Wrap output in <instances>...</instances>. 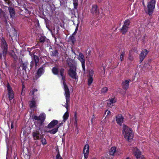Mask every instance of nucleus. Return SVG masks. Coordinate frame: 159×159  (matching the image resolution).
I'll return each instance as SVG.
<instances>
[{"mask_svg":"<svg viewBox=\"0 0 159 159\" xmlns=\"http://www.w3.org/2000/svg\"><path fill=\"white\" fill-rule=\"evenodd\" d=\"M133 152L134 155L137 158H139L140 159L141 157V152L139 150L136 148H134L133 149Z\"/></svg>","mask_w":159,"mask_h":159,"instance_id":"obj_14","label":"nucleus"},{"mask_svg":"<svg viewBox=\"0 0 159 159\" xmlns=\"http://www.w3.org/2000/svg\"><path fill=\"white\" fill-rule=\"evenodd\" d=\"M156 4L155 0H151L147 4L148 13L149 16L151 15L154 11Z\"/></svg>","mask_w":159,"mask_h":159,"instance_id":"obj_5","label":"nucleus"},{"mask_svg":"<svg viewBox=\"0 0 159 159\" xmlns=\"http://www.w3.org/2000/svg\"><path fill=\"white\" fill-rule=\"evenodd\" d=\"M125 51H123L121 53L120 58V59L121 61H122L123 59L124 56L125 55Z\"/></svg>","mask_w":159,"mask_h":159,"instance_id":"obj_28","label":"nucleus"},{"mask_svg":"<svg viewBox=\"0 0 159 159\" xmlns=\"http://www.w3.org/2000/svg\"><path fill=\"white\" fill-rule=\"evenodd\" d=\"M123 117L120 115H117L116 117V121L117 124L121 125L123 121Z\"/></svg>","mask_w":159,"mask_h":159,"instance_id":"obj_15","label":"nucleus"},{"mask_svg":"<svg viewBox=\"0 0 159 159\" xmlns=\"http://www.w3.org/2000/svg\"><path fill=\"white\" fill-rule=\"evenodd\" d=\"M130 21L129 20H125L124 22V25L121 29V31L123 34L126 33L128 31Z\"/></svg>","mask_w":159,"mask_h":159,"instance_id":"obj_7","label":"nucleus"},{"mask_svg":"<svg viewBox=\"0 0 159 159\" xmlns=\"http://www.w3.org/2000/svg\"><path fill=\"white\" fill-rule=\"evenodd\" d=\"M78 59L81 62V64L85 63L84 57L82 53H79L78 57Z\"/></svg>","mask_w":159,"mask_h":159,"instance_id":"obj_19","label":"nucleus"},{"mask_svg":"<svg viewBox=\"0 0 159 159\" xmlns=\"http://www.w3.org/2000/svg\"><path fill=\"white\" fill-rule=\"evenodd\" d=\"M45 66H43L42 67H40L38 69L37 72V74L38 75H41L44 72V68L45 67Z\"/></svg>","mask_w":159,"mask_h":159,"instance_id":"obj_23","label":"nucleus"},{"mask_svg":"<svg viewBox=\"0 0 159 159\" xmlns=\"http://www.w3.org/2000/svg\"><path fill=\"white\" fill-rule=\"evenodd\" d=\"M82 66L83 69L84 71H85V63H82Z\"/></svg>","mask_w":159,"mask_h":159,"instance_id":"obj_38","label":"nucleus"},{"mask_svg":"<svg viewBox=\"0 0 159 159\" xmlns=\"http://www.w3.org/2000/svg\"><path fill=\"white\" fill-rule=\"evenodd\" d=\"M116 151V147H112L110 150L109 153L110 155H114Z\"/></svg>","mask_w":159,"mask_h":159,"instance_id":"obj_21","label":"nucleus"},{"mask_svg":"<svg viewBox=\"0 0 159 159\" xmlns=\"http://www.w3.org/2000/svg\"><path fill=\"white\" fill-rule=\"evenodd\" d=\"M41 142L43 145L46 144L47 142L45 139L44 138H42L41 139Z\"/></svg>","mask_w":159,"mask_h":159,"instance_id":"obj_34","label":"nucleus"},{"mask_svg":"<svg viewBox=\"0 0 159 159\" xmlns=\"http://www.w3.org/2000/svg\"><path fill=\"white\" fill-rule=\"evenodd\" d=\"M89 146L88 144H86L83 149V152L85 158H87L89 153Z\"/></svg>","mask_w":159,"mask_h":159,"instance_id":"obj_12","label":"nucleus"},{"mask_svg":"<svg viewBox=\"0 0 159 159\" xmlns=\"http://www.w3.org/2000/svg\"><path fill=\"white\" fill-rule=\"evenodd\" d=\"M75 35V34H72L70 38V40L73 43H74V41H75V39L74 36V35Z\"/></svg>","mask_w":159,"mask_h":159,"instance_id":"obj_33","label":"nucleus"},{"mask_svg":"<svg viewBox=\"0 0 159 159\" xmlns=\"http://www.w3.org/2000/svg\"><path fill=\"white\" fill-rule=\"evenodd\" d=\"M7 87L9 98L10 100H11L14 97L13 92L9 84L7 85Z\"/></svg>","mask_w":159,"mask_h":159,"instance_id":"obj_11","label":"nucleus"},{"mask_svg":"<svg viewBox=\"0 0 159 159\" xmlns=\"http://www.w3.org/2000/svg\"><path fill=\"white\" fill-rule=\"evenodd\" d=\"M108 90V89L107 87H104L101 90V93L103 94H104L107 92Z\"/></svg>","mask_w":159,"mask_h":159,"instance_id":"obj_27","label":"nucleus"},{"mask_svg":"<svg viewBox=\"0 0 159 159\" xmlns=\"http://www.w3.org/2000/svg\"><path fill=\"white\" fill-rule=\"evenodd\" d=\"M13 122L12 121L11 122V128L12 129L13 128V127H14V126H13Z\"/></svg>","mask_w":159,"mask_h":159,"instance_id":"obj_43","label":"nucleus"},{"mask_svg":"<svg viewBox=\"0 0 159 159\" xmlns=\"http://www.w3.org/2000/svg\"><path fill=\"white\" fill-rule=\"evenodd\" d=\"M69 116V113L68 110L65 113L63 116V120L62 121L65 122L68 118Z\"/></svg>","mask_w":159,"mask_h":159,"instance_id":"obj_22","label":"nucleus"},{"mask_svg":"<svg viewBox=\"0 0 159 159\" xmlns=\"http://www.w3.org/2000/svg\"><path fill=\"white\" fill-rule=\"evenodd\" d=\"M21 94L22 95H24L25 94V93L22 92L21 93Z\"/></svg>","mask_w":159,"mask_h":159,"instance_id":"obj_46","label":"nucleus"},{"mask_svg":"<svg viewBox=\"0 0 159 159\" xmlns=\"http://www.w3.org/2000/svg\"><path fill=\"white\" fill-rule=\"evenodd\" d=\"M148 52V51L146 49L143 50L139 55V61L142 62Z\"/></svg>","mask_w":159,"mask_h":159,"instance_id":"obj_10","label":"nucleus"},{"mask_svg":"<svg viewBox=\"0 0 159 159\" xmlns=\"http://www.w3.org/2000/svg\"><path fill=\"white\" fill-rule=\"evenodd\" d=\"M52 71L53 73L55 75H58L59 72V74L62 77L64 86V89L65 91V96L66 100V104L64 106V107L67 110L68 107L67 104L69 102L70 96L69 89L68 86L66 85L65 81V77L64 76L65 70L63 68H61L60 69L58 70L57 67H54L53 68Z\"/></svg>","mask_w":159,"mask_h":159,"instance_id":"obj_1","label":"nucleus"},{"mask_svg":"<svg viewBox=\"0 0 159 159\" xmlns=\"http://www.w3.org/2000/svg\"><path fill=\"white\" fill-rule=\"evenodd\" d=\"M55 42H57V39L55 37H54Z\"/></svg>","mask_w":159,"mask_h":159,"instance_id":"obj_47","label":"nucleus"},{"mask_svg":"<svg viewBox=\"0 0 159 159\" xmlns=\"http://www.w3.org/2000/svg\"><path fill=\"white\" fill-rule=\"evenodd\" d=\"M143 5L144 6H145V4L144 3V2H143Z\"/></svg>","mask_w":159,"mask_h":159,"instance_id":"obj_48","label":"nucleus"},{"mask_svg":"<svg viewBox=\"0 0 159 159\" xmlns=\"http://www.w3.org/2000/svg\"><path fill=\"white\" fill-rule=\"evenodd\" d=\"M139 159H145L143 156H142Z\"/></svg>","mask_w":159,"mask_h":159,"instance_id":"obj_44","label":"nucleus"},{"mask_svg":"<svg viewBox=\"0 0 159 159\" xmlns=\"http://www.w3.org/2000/svg\"><path fill=\"white\" fill-rule=\"evenodd\" d=\"M105 114H107V116H106V117H107V116H109L110 115L111 113V112L109 111H108L107 110H106L105 112Z\"/></svg>","mask_w":159,"mask_h":159,"instance_id":"obj_37","label":"nucleus"},{"mask_svg":"<svg viewBox=\"0 0 159 159\" xmlns=\"http://www.w3.org/2000/svg\"><path fill=\"white\" fill-rule=\"evenodd\" d=\"M58 130V128L56 127L54 128L53 129H52L51 130L48 131H46V132H47L49 133L52 134H54L57 132Z\"/></svg>","mask_w":159,"mask_h":159,"instance_id":"obj_25","label":"nucleus"},{"mask_svg":"<svg viewBox=\"0 0 159 159\" xmlns=\"http://www.w3.org/2000/svg\"><path fill=\"white\" fill-rule=\"evenodd\" d=\"M52 53L53 56H55L57 55V50H54L52 52Z\"/></svg>","mask_w":159,"mask_h":159,"instance_id":"obj_36","label":"nucleus"},{"mask_svg":"<svg viewBox=\"0 0 159 159\" xmlns=\"http://www.w3.org/2000/svg\"><path fill=\"white\" fill-rule=\"evenodd\" d=\"M93 79L92 76H89V78L88 79V84L89 85H90L93 82Z\"/></svg>","mask_w":159,"mask_h":159,"instance_id":"obj_29","label":"nucleus"},{"mask_svg":"<svg viewBox=\"0 0 159 159\" xmlns=\"http://www.w3.org/2000/svg\"><path fill=\"white\" fill-rule=\"evenodd\" d=\"M58 121L56 120H53L48 125V127L49 128L53 127L55 125L58 124Z\"/></svg>","mask_w":159,"mask_h":159,"instance_id":"obj_17","label":"nucleus"},{"mask_svg":"<svg viewBox=\"0 0 159 159\" xmlns=\"http://www.w3.org/2000/svg\"><path fill=\"white\" fill-rule=\"evenodd\" d=\"M122 86L123 89H126L129 86V81L127 80H125L122 83Z\"/></svg>","mask_w":159,"mask_h":159,"instance_id":"obj_18","label":"nucleus"},{"mask_svg":"<svg viewBox=\"0 0 159 159\" xmlns=\"http://www.w3.org/2000/svg\"><path fill=\"white\" fill-rule=\"evenodd\" d=\"M67 63L70 68L68 71V74L72 79H78V76L76 72V62L74 60L69 59L67 61Z\"/></svg>","mask_w":159,"mask_h":159,"instance_id":"obj_3","label":"nucleus"},{"mask_svg":"<svg viewBox=\"0 0 159 159\" xmlns=\"http://www.w3.org/2000/svg\"><path fill=\"white\" fill-rule=\"evenodd\" d=\"M78 27L77 26L76 27V29H75V31L74 32L73 34H76V33H77V31L78 30Z\"/></svg>","mask_w":159,"mask_h":159,"instance_id":"obj_40","label":"nucleus"},{"mask_svg":"<svg viewBox=\"0 0 159 159\" xmlns=\"http://www.w3.org/2000/svg\"><path fill=\"white\" fill-rule=\"evenodd\" d=\"M64 122L62 121V122L61 123H60V124H59L58 125H57V128H58H58L61 126V125H62V124H63V123Z\"/></svg>","mask_w":159,"mask_h":159,"instance_id":"obj_41","label":"nucleus"},{"mask_svg":"<svg viewBox=\"0 0 159 159\" xmlns=\"http://www.w3.org/2000/svg\"><path fill=\"white\" fill-rule=\"evenodd\" d=\"M28 64V63L27 62L23 63L21 64V66L22 67V69L23 70H25Z\"/></svg>","mask_w":159,"mask_h":159,"instance_id":"obj_26","label":"nucleus"},{"mask_svg":"<svg viewBox=\"0 0 159 159\" xmlns=\"http://www.w3.org/2000/svg\"><path fill=\"white\" fill-rule=\"evenodd\" d=\"M29 106L31 108L35 107L37 106L36 102L34 100L30 101Z\"/></svg>","mask_w":159,"mask_h":159,"instance_id":"obj_24","label":"nucleus"},{"mask_svg":"<svg viewBox=\"0 0 159 159\" xmlns=\"http://www.w3.org/2000/svg\"><path fill=\"white\" fill-rule=\"evenodd\" d=\"M2 42L1 48L2 50V55L3 56L5 57L7 53V45L4 39L3 38L2 39Z\"/></svg>","mask_w":159,"mask_h":159,"instance_id":"obj_6","label":"nucleus"},{"mask_svg":"<svg viewBox=\"0 0 159 159\" xmlns=\"http://www.w3.org/2000/svg\"><path fill=\"white\" fill-rule=\"evenodd\" d=\"M56 151H58V153L56 156V159H62L60 155L59 150L57 149Z\"/></svg>","mask_w":159,"mask_h":159,"instance_id":"obj_32","label":"nucleus"},{"mask_svg":"<svg viewBox=\"0 0 159 159\" xmlns=\"http://www.w3.org/2000/svg\"><path fill=\"white\" fill-rule=\"evenodd\" d=\"M39 57L35 55H34L33 57L32 58V61L30 62V66L32 68L34 66V63L35 66L36 67L38 65V64L39 62Z\"/></svg>","mask_w":159,"mask_h":159,"instance_id":"obj_8","label":"nucleus"},{"mask_svg":"<svg viewBox=\"0 0 159 159\" xmlns=\"http://www.w3.org/2000/svg\"><path fill=\"white\" fill-rule=\"evenodd\" d=\"M91 11L93 14L96 16H97L99 14V11L97 9V7L96 5L92 6Z\"/></svg>","mask_w":159,"mask_h":159,"instance_id":"obj_13","label":"nucleus"},{"mask_svg":"<svg viewBox=\"0 0 159 159\" xmlns=\"http://www.w3.org/2000/svg\"><path fill=\"white\" fill-rule=\"evenodd\" d=\"M45 40V37L43 36H41L40 38L39 39V41L41 43H43Z\"/></svg>","mask_w":159,"mask_h":159,"instance_id":"obj_30","label":"nucleus"},{"mask_svg":"<svg viewBox=\"0 0 159 159\" xmlns=\"http://www.w3.org/2000/svg\"><path fill=\"white\" fill-rule=\"evenodd\" d=\"M38 89H31L30 93L29 95L30 96H33L32 99L34 100L35 99L37 98L39 95V92L36 93L37 92Z\"/></svg>","mask_w":159,"mask_h":159,"instance_id":"obj_9","label":"nucleus"},{"mask_svg":"<svg viewBox=\"0 0 159 159\" xmlns=\"http://www.w3.org/2000/svg\"><path fill=\"white\" fill-rule=\"evenodd\" d=\"M8 10L10 13V14L11 17H13L15 15V11L14 9L11 7H8Z\"/></svg>","mask_w":159,"mask_h":159,"instance_id":"obj_20","label":"nucleus"},{"mask_svg":"<svg viewBox=\"0 0 159 159\" xmlns=\"http://www.w3.org/2000/svg\"><path fill=\"white\" fill-rule=\"evenodd\" d=\"M78 5V3L77 2H75L74 3V7L76 9L77 6Z\"/></svg>","mask_w":159,"mask_h":159,"instance_id":"obj_39","label":"nucleus"},{"mask_svg":"<svg viewBox=\"0 0 159 159\" xmlns=\"http://www.w3.org/2000/svg\"><path fill=\"white\" fill-rule=\"evenodd\" d=\"M93 71H91L89 73V75L90 76H92L93 75Z\"/></svg>","mask_w":159,"mask_h":159,"instance_id":"obj_42","label":"nucleus"},{"mask_svg":"<svg viewBox=\"0 0 159 159\" xmlns=\"http://www.w3.org/2000/svg\"><path fill=\"white\" fill-rule=\"evenodd\" d=\"M122 134L125 139L128 141H130L133 137V133L131 129L125 125L123 126Z\"/></svg>","mask_w":159,"mask_h":159,"instance_id":"obj_4","label":"nucleus"},{"mask_svg":"<svg viewBox=\"0 0 159 159\" xmlns=\"http://www.w3.org/2000/svg\"><path fill=\"white\" fill-rule=\"evenodd\" d=\"M45 118L44 114H41L39 116H33V119L34 120L35 125L36 127V130L33 131L32 133V135L33 139L34 140L38 139L39 138V136L41 135L39 131L41 130L40 126L42 125Z\"/></svg>","mask_w":159,"mask_h":159,"instance_id":"obj_2","label":"nucleus"},{"mask_svg":"<svg viewBox=\"0 0 159 159\" xmlns=\"http://www.w3.org/2000/svg\"><path fill=\"white\" fill-rule=\"evenodd\" d=\"M2 53H0V58L2 59Z\"/></svg>","mask_w":159,"mask_h":159,"instance_id":"obj_45","label":"nucleus"},{"mask_svg":"<svg viewBox=\"0 0 159 159\" xmlns=\"http://www.w3.org/2000/svg\"><path fill=\"white\" fill-rule=\"evenodd\" d=\"M126 159H130L129 158H127Z\"/></svg>","mask_w":159,"mask_h":159,"instance_id":"obj_49","label":"nucleus"},{"mask_svg":"<svg viewBox=\"0 0 159 159\" xmlns=\"http://www.w3.org/2000/svg\"><path fill=\"white\" fill-rule=\"evenodd\" d=\"M116 102L115 98H112L107 101V104L108 107H111L112 106V104Z\"/></svg>","mask_w":159,"mask_h":159,"instance_id":"obj_16","label":"nucleus"},{"mask_svg":"<svg viewBox=\"0 0 159 159\" xmlns=\"http://www.w3.org/2000/svg\"><path fill=\"white\" fill-rule=\"evenodd\" d=\"M74 120V123L75 125H76L77 122V113L76 112H75V113Z\"/></svg>","mask_w":159,"mask_h":159,"instance_id":"obj_31","label":"nucleus"},{"mask_svg":"<svg viewBox=\"0 0 159 159\" xmlns=\"http://www.w3.org/2000/svg\"><path fill=\"white\" fill-rule=\"evenodd\" d=\"M128 58L129 60L131 61H132L134 59L133 57L130 54V52L129 53Z\"/></svg>","mask_w":159,"mask_h":159,"instance_id":"obj_35","label":"nucleus"}]
</instances>
